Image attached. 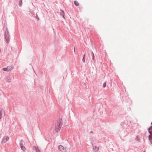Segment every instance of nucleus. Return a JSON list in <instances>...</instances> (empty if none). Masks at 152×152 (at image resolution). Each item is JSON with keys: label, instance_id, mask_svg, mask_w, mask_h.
Segmentation results:
<instances>
[{"label": "nucleus", "instance_id": "nucleus-1", "mask_svg": "<svg viewBox=\"0 0 152 152\" xmlns=\"http://www.w3.org/2000/svg\"><path fill=\"white\" fill-rule=\"evenodd\" d=\"M148 131L150 134L149 136V139L152 144V126H151L148 128Z\"/></svg>", "mask_w": 152, "mask_h": 152}, {"label": "nucleus", "instance_id": "nucleus-2", "mask_svg": "<svg viewBox=\"0 0 152 152\" xmlns=\"http://www.w3.org/2000/svg\"><path fill=\"white\" fill-rule=\"evenodd\" d=\"M58 148L60 151L62 152H66V149L62 145H59L58 147Z\"/></svg>", "mask_w": 152, "mask_h": 152}, {"label": "nucleus", "instance_id": "nucleus-3", "mask_svg": "<svg viewBox=\"0 0 152 152\" xmlns=\"http://www.w3.org/2000/svg\"><path fill=\"white\" fill-rule=\"evenodd\" d=\"M9 139V137L7 136H4L2 140V142L4 143L6 142Z\"/></svg>", "mask_w": 152, "mask_h": 152}, {"label": "nucleus", "instance_id": "nucleus-4", "mask_svg": "<svg viewBox=\"0 0 152 152\" xmlns=\"http://www.w3.org/2000/svg\"><path fill=\"white\" fill-rule=\"evenodd\" d=\"M20 145L21 149L23 151H25L26 150V148L24 145L23 144L22 142H20Z\"/></svg>", "mask_w": 152, "mask_h": 152}, {"label": "nucleus", "instance_id": "nucleus-5", "mask_svg": "<svg viewBox=\"0 0 152 152\" xmlns=\"http://www.w3.org/2000/svg\"><path fill=\"white\" fill-rule=\"evenodd\" d=\"M93 149L95 152H97L99 150V147L96 146H93Z\"/></svg>", "mask_w": 152, "mask_h": 152}, {"label": "nucleus", "instance_id": "nucleus-6", "mask_svg": "<svg viewBox=\"0 0 152 152\" xmlns=\"http://www.w3.org/2000/svg\"><path fill=\"white\" fill-rule=\"evenodd\" d=\"M74 4L76 6H78L79 5V2L77 1H74Z\"/></svg>", "mask_w": 152, "mask_h": 152}, {"label": "nucleus", "instance_id": "nucleus-7", "mask_svg": "<svg viewBox=\"0 0 152 152\" xmlns=\"http://www.w3.org/2000/svg\"><path fill=\"white\" fill-rule=\"evenodd\" d=\"M92 56V59L94 61V53L93 52H92L91 53Z\"/></svg>", "mask_w": 152, "mask_h": 152}, {"label": "nucleus", "instance_id": "nucleus-8", "mask_svg": "<svg viewBox=\"0 0 152 152\" xmlns=\"http://www.w3.org/2000/svg\"><path fill=\"white\" fill-rule=\"evenodd\" d=\"M2 70L4 71H8L7 68H3Z\"/></svg>", "mask_w": 152, "mask_h": 152}, {"label": "nucleus", "instance_id": "nucleus-9", "mask_svg": "<svg viewBox=\"0 0 152 152\" xmlns=\"http://www.w3.org/2000/svg\"><path fill=\"white\" fill-rule=\"evenodd\" d=\"M106 83H104L103 84V88H105V87H106Z\"/></svg>", "mask_w": 152, "mask_h": 152}, {"label": "nucleus", "instance_id": "nucleus-10", "mask_svg": "<svg viewBox=\"0 0 152 152\" xmlns=\"http://www.w3.org/2000/svg\"><path fill=\"white\" fill-rule=\"evenodd\" d=\"M85 55L84 54V57L83 58V62H84V63L85 62V59L84 58Z\"/></svg>", "mask_w": 152, "mask_h": 152}, {"label": "nucleus", "instance_id": "nucleus-11", "mask_svg": "<svg viewBox=\"0 0 152 152\" xmlns=\"http://www.w3.org/2000/svg\"><path fill=\"white\" fill-rule=\"evenodd\" d=\"M62 13H61V15L63 16V17L64 18V12L63 11H62Z\"/></svg>", "mask_w": 152, "mask_h": 152}, {"label": "nucleus", "instance_id": "nucleus-12", "mask_svg": "<svg viewBox=\"0 0 152 152\" xmlns=\"http://www.w3.org/2000/svg\"><path fill=\"white\" fill-rule=\"evenodd\" d=\"M151 125H152V122H151Z\"/></svg>", "mask_w": 152, "mask_h": 152}, {"label": "nucleus", "instance_id": "nucleus-13", "mask_svg": "<svg viewBox=\"0 0 152 152\" xmlns=\"http://www.w3.org/2000/svg\"><path fill=\"white\" fill-rule=\"evenodd\" d=\"M144 152H145V151H144Z\"/></svg>", "mask_w": 152, "mask_h": 152}]
</instances>
